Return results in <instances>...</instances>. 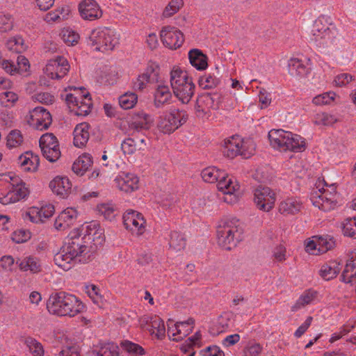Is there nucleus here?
<instances>
[{"instance_id":"2f4dec72","label":"nucleus","mask_w":356,"mask_h":356,"mask_svg":"<svg viewBox=\"0 0 356 356\" xmlns=\"http://www.w3.org/2000/svg\"><path fill=\"white\" fill-rule=\"evenodd\" d=\"M339 271L338 264L335 261H330L321 266L319 273L325 280H330L336 277Z\"/></svg>"},{"instance_id":"393cba45","label":"nucleus","mask_w":356,"mask_h":356,"mask_svg":"<svg viewBox=\"0 0 356 356\" xmlns=\"http://www.w3.org/2000/svg\"><path fill=\"white\" fill-rule=\"evenodd\" d=\"M152 122L151 116L141 112L134 116L130 127L137 131L148 130L151 127Z\"/></svg>"},{"instance_id":"20e7f679","label":"nucleus","mask_w":356,"mask_h":356,"mask_svg":"<svg viewBox=\"0 0 356 356\" xmlns=\"http://www.w3.org/2000/svg\"><path fill=\"white\" fill-rule=\"evenodd\" d=\"M170 85L175 95L183 104H188L195 93V84L186 71L173 67L170 72Z\"/></svg>"},{"instance_id":"9b49d317","label":"nucleus","mask_w":356,"mask_h":356,"mask_svg":"<svg viewBox=\"0 0 356 356\" xmlns=\"http://www.w3.org/2000/svg\"><path fill=\"white\" fill-rule=\"evenodd\" d=\"M247 142L241 141L234 137L232 139L225 140L224 145L222 148V154L225 156L234 159L237 155L240 154L245 158H248L251 154H254V145L251 144V149H245Z\"/></svg>"},{"instance_id":"72a5a7b5","label":"nucleus","mask_w":356,"mask_h":356,"mask_svg":"<svg viewBox=\"0 0 356 356\" xmlns=\"http://www.w3.org/2000/svg\"><path fill=\"white\" fill-rule=\"evenodd\" d=\"M149 332L155 334L158 339H162L165 337V328L163 321L159 317H154L148 324Z\"/></svg>"},{"instance_id":"6e6d98bb","label":"nucleus","mask_w":356,"mask_h":356,"mask_svg":"<svg viewBox=\"0 0 356 356\" xmlns=\"http://www.w3.org/2000/svg\"><path fill=\"white\" fill-rule=\"evenodd\" d=\"M31 234L25 229H17L12 234L11 238L16 243H22L31 238Z\"/></svg>"},{"instance_id":"0eeeda50","label":"nucleus","mask_w":356,"mask_h":356,"mask_svg":"<svg viewBox=\"0 0 356 356\" xmlns=\"http://www.w3.org/2000/svg\"><path fill=\"white\" fill-rule=\"evenodd\" d=\"M89 44L95 46V50L105 52L115 47V32L108 27H99L92 31L89 35Z\"/></svg>"},{"instance_id":"423d86ee","label":"nucleus","mask_w":356,"mask_h":356,"mask_svg":"<svg viewBox=\"0 0 356 356\" xmlns=\"http://www.w3.org/2000/svg\"><path fill=\"white\" fill-rule=\"evenodd\" d=\"M188 118V115L186 111L172 108L169 113L159 117L157 128L163 134H171L184 124L187 121Z\"/></svg>"},{"instance_id":"7ed1b4c3","label":"nucleus","mask_w":356,"mask_h":356,"mask_svg":"<svg viewBox=\"0 0 356 356\" xmlns=\"http://www.w3.org/2000/svg\"><path fill=\"white\" fill-rule=\"evenodd\" d=\"M270 145L281 152H302L305 149L306 143L300 135L294 134L282 129H272L268 132Z\"/></svg>"},{"instance_id":"79ce46f5","label":"nucleus","mask_w":356,"mask_h":356,"mask_svg":"<svg viewBox=\"0 0 356 356\" xmlns=\"http://www.w3.org/2000/svg\"><path fill=\"white\" fill-rule=\"evenodd\" d=\"M289 72L292 76H303L307 72L305 66L298 59H291L289 63Z\"/></svg>"},{"instance_id":"13d9d810","label":"nucleus","mask_w":356,"mask_h":356,"mask_svg":"<svg viewBox=\"0 0 356 356\" xmlns=\"http://www.w3.org/2000/svg\"><path fill=\"white\" fill-rule=\"evenodd\" d=\"M121 149L124 154H133L137 151L135 138H128L124 140L121 144Z\"/></svg>"},{"instance_id":"6ab92c4d","label":"nucleus","mask_w":356,"mask_h":356,"mask_svg":"<svg viewBox=\"0 0 356 356\" xmlns=\"http://www.w3.org/2000/svg\"><path fill=\"white\" fill-rule=\"evenodd\" d=\"M49 188L57 195L65 198L72 188V183L66 177H56L49 183Z\"/></svg>"},{"instance_id":"7c9ffc66","label":"nucleus","mask_w":356,"mask_h":356,"mask_svg":"<svg viewBox=\"0 0 356 356\" xmlns=\"http://www.w3.org/2000/svg\"><path fill=\"white\" fill-rule=\"evenodd\" d=\"M194 323L195 320L193 318H189L186 321L177 322L175 323L174 327L178 334V337L175 339V340H182L184 337L188 336L192 332V328Z\"/></svg>"},{"instance_id":"5fc2aeb1","label":"nucleus","mask_w":356,"mask_h":356,"mask_svg":"<svg viewBox=\"0 0 356 356\" xmlns=\"http://www.w3.org/2000/svg\"><path fill=\"white\" fill-rule=\"evenodd\" d=\"M87 234L90 236V245H94L97 248L99 245H103L104 242V235L103 234L102 229H97L93 233L89 232Z\"/></svg>"},{"instance_id":"4c0bfd02","label":"nucleus","mask_w":356,"mask_h":356,"mask_svg":"<svg viewBox=\"0 0 356 356\" xmlns=\"http://www.w3.org/2000/svg\"><path fill=\"white\" fill-rule=\"evenodd\" d=\"M121 347L130 355H143L145 354V349L138 343L128 340H124L120 343Z\"/></svg>"},{"instance_id":"ea45409f","label":"nucleus","mask_w":356,"mask_h":356,"mask_svg":"<svg viewBox=\"0 0 356 356\" xmlns=\"http://www.w3.org/2000/svg\"><path fill=\"white\" fill-rule=\"evenodd\" d=\"M220 81L215 76L208 74H204L199 79L198 83L200 87L204 90L211 89L218 86Z\"/></svg>"},{"instance_id":"4be33fe9","label":"nucleus","mask_w":356,"mask_h":356,"mask_svg":"<svg viewBox=\"0 0 356 356\" xmlns=\"http://www.w3.org/2000/svg\"><path fill=\"white\" fill-rule=\"evenodd\" d=\"M68 238L79 245V248H81V251L79 252H83L85 254L89 252L90 250H94L93 246L90 245V234H87V233L82 235L79 233V229H74L70 232Z\"/></svg>"},{"instance_id":"9d476101","label":"nucleus","mask_w":356,"mask_h":356,"mask_svg":"<svg viewBox=\"0 0 356 356\" xmlns=\"http://www.w3.org/2000/svg\"><path fill=\"white\" fill-rule=\"evenodd\" d=\"M81 251L79 245L73 241L67 238L65 245L63 247L62 250L54 256V261L56 265L63 269H69L67 266L72 261L76 259V257L82 256L83 252H79Z\"/></svg>"},{"instance_id":"f03ea898","label":"nucleus","mask_w":356,"mask_h":356,"mask_svg":"<svg viewBox=\"0 0 356 356\" xmlns=\"http://www.w3.org/2000/svg\"><path fill=\"white\" fill-rule=\"evenodd\" d=\"M309 42L319 48H332L337 45L338 32L334 29L329 27L324 16L318 17L307 31Z\"/></svg>"},{"instance_id":"39448f33","label":"nucleus","mask_w":356,"mask_h":356,"mask_svg":"<svg viewBox=\"0 0 356 356\" xmlns=\"http://www.w3.org/2000/svg\"><path fill=\"white\" fill-rule=\"evenodd\" d=\"M243 228L236 218L227 220L217 227L218 245L223 249L231 250L242 240Z\"/></svg>"},{"instance_id":"58836bf2","label":"nucleus","mask_w":356,"mask_h":356,"mask_svg":"<svg viewBox=\"0 0 356 356\" xmlns=\"http://www.w3.org/2000/svg\"><path fill=\"white\" fill-rule=\"evenodd\" d=\"M138 101V96L134 92H126L119 97V104L124 109L132 108Z\"/></svg>"},{"instance_id":"864d4df0","label":"nucleus","mask_w":356,"mask_h":356,"mask_svg":"<svg viewBox=\"0 0 356 356\" xmlns=\"http://www.w3.org/2000/svg\"><path fill=\"white\" fill-rule=\"evenodd\" d=\"M41 151L44 157L51 163L56 161L60 156L59 147H42Z\"/></svg>"},{"instance_id":"338daca9","label":"nucleus","mask_w":356,"mask_h":356,"mask_svg":"<svg viewBox=\"0 0 356 356\" xmlns=\"http://www.w3.org/2000/svg\"><path fill=\"white\" fill-rule=\"evenodd\" d=\"M54 211L55 209L54 205L47 204L42 207L41 209L38 211V213L39 214L40 218H49L54 214Z\"/></svg>"},{"instance_id":"f8f14e48","label":"nucleus","mask_w":356,"mask_h":356,"mask_svg":"<svg viewBox=\"0 0 356 356\" xmlns=\"http://www.w3.org/2000/svg\"><path fill=\"white\" fill-rule=\"evenodd\" d=\"M254 201L257 207L268 212L270 211L275 202V194L269 187L259 186L254 190Z\"/></svg>"},{"instance_id":"e2e57ef3","label":"nucleus","mask_w":356,"mask_h":356,"mask_svg":"<svg viewBox=\"0 0 356 356\" xmlns=\"http://www.w3.org/2000/svg\"><path fill=\"white\" fill-rule=\"evenodd\" d=\"M13 26V21L10 16L0 15V32L9 31Z\"/></svg>"},{"instance_id":"5701e85b","label":"nucleus","mask_w":356,"mask_h":356,"mask_svg":"<svg viewBox=\"0 0 356 356\" xmlns=\"http://www.w3.org/2000/svg\"><path fill=\"white\" fill-rule=\"evenodd\" d=\"M191 64L198 70H204L208 67L207 55L198 49H193L188 52Z\"/></svg>"},{"instance_id":"412c9836","label":"nucleus","mask_w":356,"mask_h":356,"mask_svg":"<svg viewBox=\"0 0 356 356\" xmlns=\"http://www.w3.org/2000/svg\"><path fill=\"white\" fill-rule=\"evenodd\" d=\"M115 181L118 188L126 193H131L138 188V178L133 174L120 176Z\"/></svg>"},{"instance_id":"8fccbe9b","label":"nucleus","mask_w":356,"mask_h":356,"mask_svg":"<svg viewBox=\"0 0 356 356\" xmlns=\"http://www.w3.org/2000/svg\"><path fill=\"white\" fill-rule=\"evenodd\" d=\"M99 347L101 348L104 356L119 355V347L115 343H99Z\"/></svg>"},{"instance_id":"f3484780","label":"nucleus","mask_w":356,"mask_h":356,"mask_svg":"<svg viewBox=\"0 0 356 356\" xmlns=\"http://www.w3.org/2000/svg\"><path fill=\"white\" fill-rule=\"evenodd\" d=\"M31 119L36 129L47 130L52 122L50 113L43 107H36L33 111Z\"/></svg>"},{"instance_id":"c9c22d12","label":"nucleus","mask_w":356,"mask_h":356,"mask_svg":"<svg viewBox=\"0 0 356 356\" xmlns=\"http://www.w3.org/2000/svg\"><path fill=\"white\" fill-rule=\"evenodd\" d=\"M316 292L311 290L305 291L298 299L296 302L291 307L292 312H296L304 307L305 305L310 304L315 298Z\"/></svg>"},{"instance_id":"c756f323","label":"nucleus","mask_w":356,"mask_h":356,"mask_svg":"<svg viewBox=\"0 0 356 356\" xmlns=\"http://www.w3.org/2000/svg\"><path fill=\"white\" fill-rule=\"evenodd\" d=\"M16 264H18L20 270L23 271L30 270L35 273L40 272L41 270L40 264L36 257H26L22 260L18 259Z\"/></svg>"},{"instance_id":"49530a36","label":"nucleus","mask_w":356,"mask_h":356,"mask_svg":"<svg viewBox=\"0 0 356 356\" xmlns=\"http://www.w3.org/2000/svg\"><path fill=\"white\" fill-rule=\"evenodd\" d=\"M337 122V119L327 113H318L315 116L314 123L317 125L330 126Z\"/></svg>"},{"instance_id":"f257e3e1","label":"nucleus","mask_w":356,"mask_h":356,"mask_svg":"<svg viewBox=\"0 0 356 356\" xmlns=\"http://www.w3.org/2000/svg\"><path fill=\"white\" fill-rule=\"evenodd\" d=\"M47 307L50 313L70 317L85 309L84 305L75 296L65 291L52 293L47 300Z\"/></svg>"},{"instance_id":"a19ab883","label":"nucleus","mask_w":356,"mask_h":356,"mask_svg":"<svg viewBox=\"0 0 356 356\" xmlns=\"http://www.w3.org/2000/svg\"><path fill=\"white\" fill-rule=\"evenodd\" d=\"M24 343L29 348V351L33 356H44V348L41 343L38 341L33 337H27L24 341Z\"/></svg>"},{"instance_id":"473e14b6","label":"nucleus","mask_w":356,"mask_h":356,"mask_svg":"<svg viewBox=\"0 0 356 356\" xmlns=\"http://www.w3.org/2000/svg\"><path fill=\"white\" fill-rule=\"evenodd\" d=\"M6 47L11 52L21 54L25 51L28 47L22 37L16 36L7 41Z\"/></svg>"},{"instance_id":"dca6fc26","label":"nucleus","mask_w":356,"mask_h":356,"mask_svg":"<svg viewBox=\"0 0 356 356\" xmlns=\"http://www.w3.org/2000/svg\"><path fill=\"white\" fill-rule=\"evenodd\" d=\"M79 12L85 20L92 21L102 16V11L95 0H83L79 4Z\"/></svg>"},{"instance_id":"6e6552de","label":"nucleus","mask_w":356,"mask_h":356,"mask_svg":"<svg viewBox=\"0 0 356 356\" xmlns=\"http://www.w3.org/2000/svg\"><path fill=\"white\" fill-rule=\"evenodd\" d=\"M320 184L319 183L318 186L316 187L318 188V191H314L311 194L310 200L312 204L316 207L324 211L333 209L337 204L335 199L336 188L332 184L329 186L331 189V191H329L323 188H321Z\"/></svg>"},{"instance_id":"bb28decb","label":"nucleus","mask_w":356,"mask_h":356,"mask_svg":"<svg viewBox=\"0 0 356 356\" xmlns=\"http://www.w3.org/2000/svg\"><path fill=\"white\" fill-rule=\"evenodd\" d=\"M92 163V156L89 154H83L74 162L72 170L76 175L81 176L91 166Z\"/></svg>"},{"instance_id":"b1692460","label":"nucleus","mask_w":356,"mask_h":356,"mask_svg":"<svg viewBox=\"0 0 356 356\" xmlns=\"http://www.w3.org/2000/svg\"><path fill=\"white\" fill-rule=\"evenodd\" d=\"M18 161L25 171H35L40 163L38 156L31 152H26L24 154L20 155Z\"/></svg>"},{"instance_id":"c03bdc74","label":"nucleus","mask_w":356,"mask_h":356,"mask_svg":"<svg viewBox=\"0 0 356 356\" xmlns=\"http://www.w3.org/2000/svg\"><path fill=\"white\" fill-rule=\"evenodd\" d=\"M40 147H59L57 138L52 133L43 134L39 140Z\"/></svg>"},{"instance_id":"1a4fd4ad","label":"nucleus","mask_w":356,"mask_h":356,"mask_svg":"<svg viewBox=\"0 0 356 356\" xmlns=\"http://www.w3.org/2000/svg\"><path fill=\"white\" fill-rule=\"evenodd\" d=\"M218 93L203 92L197 96L195 106L197 118H203L209 115L211 110H217L219 107Z\"/></svg>"},{"instance_id":"052dcab7","label":"nucleus","mask_w":356,"mask_h":356,"mask_svg":"<svg viewBox=\"0 0 356 356\" xmlns=\"http://www.w3.org/2000/svg\"><path fill=\"white\" fill-rule=\"evenodd\" d=\"M98 211L110 221L115 218V209L108 204H102L98 206Z\"/></svg>"},{"instance_id":"ddd939ff","label":"nucleus","mask_w":356,"mask_h":356,"mask_svg":"<svg viewBox=\"0 0 356 356\" xmlns=\"http://www.w3.org/2000/svg\"><path fill=\"white\" fill-rule=\"evenodd\" d=\"M160 35L163 44L170 49L180 47L184 41L183 33L174 26L163 27Z\"/></svg>"},{"instance_id":"2eb2a0df","label":"nucleus","mask_w":356,"mask_h":356,"mask_svg":"<svg viewBox=\"0 0 356 356\" xmlns=\"http://www.w3.org/2000/svg\"><path fill=\"white\" fill-rule=\"evenodd\" d=\"M159 67L158 65L151 64L148 65L145 72L139 75L133 83V88L135 90L142 91L148 83H155L159 81Z\"/></svg>"},{"instance_id":"aec40b11","label":"nucleus","mask_w":356,"mask_h":356,"mask_svg":"<svg viewBox=\"0 0 356 356\" xmlns=\"http://www.w3.org/2000/svg\"><path fill=\"white\" fill-rule=\"evenodd\" d=\"M90 126L87 122H82L77 124L73 131L74 145L78 147H84L88 141Z\"/></svg>"},{"instance_id":"a878e982","label":"nucleus","mask_w":356,"mask_h":356,"mask_svg":"<svg viewBox=\"0 0 356 356\" xmlns=\"http://www.w3.org/2000/svg\"><path fill=\"white\" fill-rule=\"evenodd\" d=\"M302 209V203L295 198H288L279 205V211L284 215H294Z\"/></svg>"},{"instance_id":"4d7b16f0","label":"nucleus","mask_w":356,"mask_h":356,"mask_svg":"<svg viewBox=\"0 0 356 356\" xmlns=\"http://www.w3.org/2000/svg\"><path fill=\"white\" fill-rule=\"evenodd\" d=\"M341 279L346 283H351L356 280V268L350 265H346L341 275Z\"/></svg>"},{"instance_id":"bf43d9fd","label":"nucleus","mask_w":356,"mask_h":356,"mask_svg":"<svg viewBox=\"0 0 356 356\" xmlns=\"http://www.w3.org/2000/svg\"><path fill=\"white\" fill-rule=\"evenodd\" d=\"M54 64L56 65V71L59 73L62 78L67 74L69 71V66L66 60L62 57H58L54 60Z\"/></svg>"},{"instance_id":"a18cd8bd","label":"nucleus","mask_w":356,"mask_h":356,"mask_svg":"<svg viewBox=\"0 0 356 356\" xmlns=\"http://www.w3.org/2000/svg\"><path fill=\"white\" fill-rule=\"evenodd\" d=\"M23 142V136L20 131L15 129L11 131L7 136L6 145L9 148L19 146Z\"/></svg>"},{"instance_id":"680f3d73","label":"nucleus","mask_w":356,"mask_h":356,"mask_svg":"<svg viewBox=\"0 0 356 356\" xmlns=\"http://www.w3.org/2000/svg\"><path fill=\"white\" fill-rule=\"evenodd\" d=\"M62 38L65 43L69 45H74L78 42L79 35L74 31L66 30L63 32Z\"/></svg>"},{"instance_id":"a211bd4d","label":"nucleus","mask_w":356,"mask_h":356,"mask_svg":"<svg viewBox=\"0 0 356 356\" xmlns=\"http://www.w3.org/2000/svg\"><path fill=\"white\" fill-rule=\"evenodd\" d=\"M78 213L76 210L72 208H67L63 211L57 217L54 222V227L56 229H65L69 228L71 225H74L76 218Z\"/></svg>"},{"instance_id":"4468645a","label":"nucleus","mask_w":356,"mask_h":356,"mask_svg":"<svg viewBox=\"0 0 356 356\" xmlns=\"http://www.w3.org/2000/svg\"><path fill=\"white\" fill-rule=\"evenodd\" d=\"M29 193L30 191L26 183L21 180L19 182L13 184L12 190H10L6 194H2V197H0V203L7 204L16 202L28 197Z\"/></svg>"},{"instance_id":"e433bc0d","label":"nucleus","mask_w":356,"mask_h":356,"mask_svg":"<svg viewBox=\"0 0 356 356\" xmlns=\"http://www.w3.org/2000/svg\"><path fill=\"white\" fill-rule=\"evenodd\" d=\"M217 187L219 191L226 194H232L239 189V185L228 177L219 181Z\"/></svg>"},{"instance_id":"603ef678","label":"nucleus","mask_w":356,"mask_h":356,"mask_svg":"<svg viewBox=\"0 0 356 356\" xmlns=\"http://www.w3.org/2000/svg\"><path fill=\"white\" fill-rule=\"evenodd\" d=\"M184 5L183 0H172L165 7L163 15L165 17H170L177 13Z\"/></svg>"},{"instance_id":"de8ad7c7","label":"nucleus","mask_w":356,"mask_h":356,"mask_svg":"<svg viewBox=\"0 0 356 356\" xmlns=\"http://www.w3.org/2000/svg\"><path fill=\"white\" fill-rule=\"evenodd\" d=\"M342 230L344 236L356 238V218L346 219Z\"/></svg>"},{"instance_id":"69168bd1","label":"nucleus","mask_w":356,"mask_h":356,"mask_svg":"<svg viewBox=\"0 0 356 356\" xmlns=\"http://www.w3.org/2000/svg\"><path fill=\"white\" fill-rule=\"evenodd\" d=\"M17 72H26L29 67V61L24 56H17Z\"/></svg>"},{"instance_id":"09e8293b","label":"nucleus","mask_w":356,"mask_h":356,"mask_svg":"<svg viewBox=\"0 0 356 356\" xmlns=\"http://www.w3.org/2000/svg\"><path fill=\"white\" fill-rule=\"evenodd\" d=\"M134 211H127L123 216L124 225L127 229H133L135 228L138 229V231H140L141 229L138 225V222L134 218Z\"/></svg>"},{"instance_id":"f704fd0d","label":"nucleus","mask_w":356,"mask_h":356,"mask_svg":"<svg viewBox=\"0 0 356 356\" xmlns=\"http://www.w3.org/2000/svg\"><path fill=\"white\" fill-rule=\"evenodd\" d=\"M186 244V238L181 233L177 231L170 232L169 239V246L170 248L179 251L185 248Z\"/></svg>"},{"instance_id":"37998d69","label":"nucleus","mask_w":356,"mask_h":356,"mask_svg":"<svg viewBox=\"0 0 356 356\" xmlns=\"http://www.w3.org/2000/svg\"><path fill=\"white\" fill-rule=\"evenodd\" d=\"M219 173L220 170L216 167H208L202 171L201 176L205 182L215 183L218 181Z\"/></svg>"},{"instance_id":"3c124183","label":"nucleus","mask_w":356,"mask_h":356,"mask_svg":"<svg viewBox=\"0 0 356 356\" xmlns=\"http://www.w3.org/2000/svg\"><path fill=\"white\" fill-rule=\"evenodd\" d=\"M317 243L318 245H319L318 251L323 252L331 250L335 245V241L332 237H330L329 236H319Z\"/></svg>"},{"instance_id":"774afa93","label":"nucleus","mask_w":356,"mask_h":356,"mask_svg":"<svg viewBox=\"0 0 356 356\" xmlns=\"http://www.w3.org/2000/svg\"><path fill=\"white\" fill-rule=\"evenodd\" d=\"M59 356H80L79 348L74 346H68L60 352Z\"/></svg>"},{"instance_id":"0e129e2a","label":"nucleus","mask_w":356,"mask_h":356,"mask_svg":"<svg viewBox=\"0 0 356 356\" xmlns=\"http://www.w3.org/2000/svg\"><path fill=\"white\" fill-rule=\"evenodd\" d=\"M0 65L6 72L11 75L15 74L17 72V67L13 61L6 59H1L0 60Z\"/></svg>"},{"instance_id":"cd10ccee","label":"nucleus","mask_w":356,"mask_h":356,"mask_svg":"<svg viewBox=\"0 0 356 356\" xmlns=\"http://www.w3.org/2000/svg\"><path fill=\"white\" fill-rule=\"evenodd\" d=\"M76 109L73 111L76 115L86 116L91 112L92 102L89 92L83 93L80 97L79 105L76 106Z\"/></svg>"},{"instance_id":"c85d7f7f","label":"nucleus","mask_w":356,"mask_h":356,"mask_svg":"<svg viewBox=\"0 0 356 356\" xmlns=\"http://www.w3.org/2000/svg\"><path fill=\"white\" fill-rule=\"evenodd\" d=\"M172 94L168 86H158L154 93V106L160 108L171 99Z\"/></svg>"}]
</instances>
